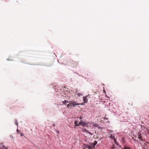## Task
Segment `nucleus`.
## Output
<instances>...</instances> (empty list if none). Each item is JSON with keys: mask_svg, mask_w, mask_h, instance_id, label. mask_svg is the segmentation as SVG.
Segmentation results:
<instances>
[{"mask_svg": "<svg viewBox=\"0 0 149 149\" xmlns=\"http://www.w3.org/2000/svg\"><path fill=\"white\" fill-rule=\"evenodd\" d=\"M78 65V63L72 60H70L69 61V65L73 68L76 67Z\"/></svg>", "mask_w": 149, "mask_h": 149, "instance_id": "1", "label": "nucleus"}, {"mask_svg": "<svg viewBox=\"0 0 149 149\" xmlns=\"http://www.w3.org/2000/svg\"><path fill=\"white\" fill-rule=\"evenodd\" d=\"M70 103L67 105V107L69 108L72 107H74L76 105H78L80 104L76 103L74 101H70Z\"/></svg>", "mask_w": 149, "mask_h": 149, "instance_id": "2", "label": "nucleus"}, {"mask_svg": "<svg viewBox=\"0 0 149 149\" xmlns=\"http://www.w3.org/2000/svg\"><path fill=\"white\" fill-rule=\"evenodd\" d=\"M94 148V146L90 145H86L84 149H93Z\"/></svg>", "mask_w": 149, "mask_h": 149, "instance_id": "3", "label": "nucleus"}, {"mask_svg": "<svg viewBox=\"0 0 149 149\" xmlns=\"http://www.w3.org/2000/svg\"><path fill=\"white\" fill-rule=\"evenodd\" d=\"M79 124L82 125L84 126H86L87 125V124L86 123L82 120H81L80 123H79Z\"/></svg>", "mask_w": 149, "mask_h": 149, "instance_id": "4", "label": "nucleus"}, {"mask_svg": "<svg viewBox=\"0 0 149 149\" xmlns=\"http://www.w3.org/2000/svg\"><path fill=\"white\" fill-rule=\"evenodd\" d=\"M138 138L141 141H143V138L142 137L141 134L140 133H138Z\"/></svg>", "mask_w": 149, "mask_h": 149, "instance_id": "5", "label": "nucleus"}, {"mask_svg": "<svg viewBox=\"0 0 149 149\" xmlns=\"http://www.w3.org/2000/svg\"><path fill=\"white\" fill-rule=\"evenodd\" d=\"M110 138L111 139H113L114 140V141L115 143H116V139L113 136L112 134H111L110 136Z\"/></svg>", "mask_w": 149, "mask_h": 149, "instance_id": "6", "label": "nucleus"}, {"mask_svg": "<svg viewBox=\"0 0 149 149\" xmlns=\"http://www.w3.org/2000/svg\"><path fill=\"white\" fill-rule=\"evenodd\" d=\"M70 101H68L67 100H65L64 101H63L62 102V103L63 104H66L70 102Z\"/></svg>", "mask_w": 149, "mask_h": 149, "instance_id": "7", "label": "nucleus"}, {"mask_svg": "<svg viewBox=\"0 0 149 149\" xmlns=\"http://www.w3.org/2000/svg\"><path fill=\"white\" fill-rule=\"evenodd\" d=\"M84 102L85 103H87L88 101V100L86 97L84 96L83 97Z\"/></svg>", "mask_w": 149, "mask_h": 149, "instance_id": "8", "label": "nucleus"}, {"mask_svg": "<svg viewBox=\"0 0 149 149\" xmlns=\"http://www.w3.org/2000/svg\"><path fill=\"white\" fill-rule=\"evenodd\" d=\"M83 131L84 132H87V133L89 134H90L91 135H92L93 134L90 132H89L88 130H86V129H83Z\"/></svg>", "mask_w": 149, "mask_h": 149, "instance_id": "9", "label": "nucleus"}, {"mask_svg": "<svg viewBox=\"0 0 149 149\" xmlns=\"http://www.w3.org/2000/svg\"><path fill=\"white\" fill-rule=\"evenodd\" d=\"M74 124L75 126H77L79 125V123H78V121H75L74 122Z\"/></svg>", "mask_w": 149, "mask_h": 149, "instance_id": "10", "label": "nucleus"}, {"mask_svg": "<svg viewBox=\"0 0 149 149\" xmlns=\"http://www.w3.org/2000/svg\"><path fill=\"white\" fill-rule=\"evenodd\" d=\"M97 141H95L93 144V146H94L95 147V145H96L97 144Z\"/></svg>", "mask_w": 149, "mask_h": 149, "instance_id": "11", "label": "nucleus"}, {"mask_svg": "<svg viewBox=\"0 0 149 149\" xmlns=\"http://www.w3.org/2000/svg\"><path fill=\"white\" fill-rule=\"evenodd\" d=\"M122 149H130V148L128 147L125 146Z\"/></svg>", "mask_w": 149, "mask_h": 149, "instance_id": "12", "label": "nucleus"}, {"mask_svg": "<svg viewBox=\"0 0 149 149\" xmlns=\"http://www.w3.org/2000/svg\"><path fill=\"white\" fill-rule=\"evenodd\" d=\"M77 95L79 96H80L81 95V93H78L77 94Z\"/></svg>", "mask_w": 149, "mask_h": 149, "instance_id": "13", "label": "nucleus"}, {"mask_svg": "<svg viewBox=\"0 0 149 149\" xmlns=\"http://www.w3.org/2000/svg\"><path fill=\"white\" fill-rule=\"evenodd\" d=\"M15 124L16 125H17V126H18V124L17 122V121H16V122L15 123Z\"/></svg>", "mask_w": 149, "mask_h": 149, "instance_id": "14", "label": "nucleus"}, {"mask_svg": "<svg viewBox=\"0 0 149 149\" xmlns=\"http://www.w3.org/2000/svg\"><path fill=\"white\" fill-rule=\"evenodd\" d=\"M3 149H8V148L4 146L3 147Z\"/></svg>", "mask_w": 149, "mask_h": 149, "instance_id": "15", "label": "nucleus"}, {"mask_svg": "<svg viewBox=\"0 0 149 149\" xmlns=\"http://www.w3.org/2000/svg\"><path fill=\"white\" fill-rule=\"evenodd\" d=\"M80 119H82V117L81 116H80L79 118Z\"/></svg>", "mask_w": 149, "mask_h": 149, "instance_id": "16", "label": "nucleus"}, {"mask_svg": "<svg viewBox=\"0 0 149 149\" xmlns=\"http://www.w3.org/2000/svg\"><path fill=\"white\" fill-rule=\"evenodd\" d=\"M23 136V134L21 133V136Z\"/></svg>", "mask_w": 149, "mask_h": 149, "instance_id": "17", "label": "nucleus"}, {"mask_svg": "<svg viewBox=\"0 0 149 149\" xmlns=\"http://www.w3.org/2000/svg\"><path fill=\"white\" fill-rule=\"evenodd\" d=\"M17 133H18V132H20V131H19L17 129Z\"/></svg>", "mask_w": 149, "mask_h": 149, "instance_id": "18", "label": "nucleus"}, {"mask_svg": "<svg viewBox=\"0 0 149 149\" xmlns=\"http://www.w3.org/2000/svg\"><path fill=\"white\" fill-rule=\"evenodd\" d=\"M104 119H107V118H105V117L104 118Z\"/></svg>", "mask_w": 149, "mask_h": 149, "instance_id": "19", "label": "nucleus"}, {"mask_svg": "<svg viewBox=\"0 0 149 149\" xmlns=\"http://www.w3.org/2000/svg\"><path fill=\"white\" fill-rule=\"evenodd\" d=\"M99 129H101V127H100V126H99Z\"/></svg>", "mask_w": 149, "mask_h": 149, "instance_id": "20", "label": "nucleus"}, {"mask_svg": "<svg viewBox=\"0 0 149 149\" xmlns=\"http://www.w3.org/2000/svg\"><path fill=\"white\" fill-rule=\"evenodd\" d=\"M53 125L54 126H55V124H53Z\"/></svg>", "mask_w": 149, "mask_h": 149, "instance_id": "21", "label": "nucleus"}, {"mask_svg": "<svg viewBox=\"0 0 149 149\" xmlns=\"http://www.w3.org/2000/svg\"><path fill=\"white\" fill-rule=\"evenodd\" d=\"M147 131L148 132H149V129H147Z\"/></svg>", "mask_w": 149, "mask_h": 149, "instance_id": "22", "label": "nucleus"}, {"mask_svg": "<svg viewBox=\"0 0 149 149\" xmlns=\"http://www.w3.org/2000/svg\"><path fill=\"white\" fill-rule=\"evenodd\" d=\"M58 133H59V132L58 131Z\"/></svg>", "mask_w": 149, "mask_h": 149, "instance_id": "23", "label": "nucleus"}]
</instances>
